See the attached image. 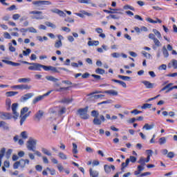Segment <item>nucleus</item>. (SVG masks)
<instances>
[{"label": "nucleus", "instance_id": "30", "mask_svg": "<svg viewBox=\"0 0 177 177\" xmlns=\"http://www.w3.org/2000/svg\"><path fill=\"white\" fill-rule=\"evenodd\" d=\"M88 45V46H97L99 45V41H89Z\"/></svg>", "mask_w": 177, "mask_h": 177}, {"label": "nucleus", "instance_id": "34", "mask_svg": "<svg viewBox=\"0 0 177 177\" xmlns=\"http://www.w3.org/2000/svg\"><path fill=\"white\" fill-rule=\"evenodd\" d=\"M153 32L155 34V35H156V37L158 38V39H161L162 37H161V33L160 32V31L157 30V29H153Z\"/></svg>", "mask_w": 177, "mask_h": 177}, {"label": "nucleus", "instance_id": "57", "mask_svg": "<svg viewBox=\"0 0 177 177\" xmlns=\"http://www.w3.org/2000/svg\"><path fill=\"white\" fill-rule=\"evenodd\" d=\"M142 113V111H138V109H134L131 111V114H135V115H138V114H140Z\"/></svg>", "mask_w": 177, "mask_h": 177}, {"label": "nucleus", "instance_id": "13", "mask_svg": "<svg viewBox=\"0 0 177 177\" xmlns=\"http://www.w3.org/2000/svg\"><path fill=\"white\" fill-rule=\"evenodd\" d=\"M1 62H3V63H6V64H8L9 66H12L13 67H17L18 66H20V63L13 62L6 59H2Z\"/></svg>", "mask_w": 177, "mask_h": 177}, {"label": "nucleus", "instance_id": "63", "mask_svg": "<svg viewBox=\"0 0 177 177\" xmlns=\"http://www.w3.org/2000/svg\"><path fill=\"white\" fill-rule=\"evenodd\" d=\"M20 118H21L20 124L21 125L24 122V121H26V120H27V118H26V116H24V115Z\"/></svg>", "mask_w": 177, "mask_h": 177}, {"label": "nucleus", "instance_id": "47", "mask_svg": "<svg viewBox=\"0 0 177 177\" xmlns=\"http://www.w3.org/2000/svg\"><path fill=\"white\" fill-rule=\"evenodd\" d=\"M31 53V49L27 48L26 50L23 51L24 56H28Z\"/></svg>", "mask_w": 177, "mask_h": 177}, {"label": "nucleus", "instance_id": "50", "mask_svg": "<svg viewBox=\"0 0 177 177\" xmlns=\"http://www.w3.org/2000/svg\"><path fill=\"white\" fill-rule=\"evenodd\" d=\"M153 42H154V44H155V45H156V46H161V43L160 42V40H158V39H157V38H155L154 39H153Z\"/></svg>", "mask_w": 177, "mask_h": 177}, {"label": "nucleus", "instance_id": "26", "mask_svg": "<svg viewBox=\"0 0 177 177\" xmlns=\"http://www.w3.org/2000/svg\"><path fill=\"white\" fill-rule=\"evenodd\" d=\"M55 48L59 49V48H62L63 46V43L60 40H57L54 45Z\"/></svg>", "mask_w": 177, "mask_h": 177}, {"label": "nucleus", "instance_id": "15", "mask_svg": "<svg viewBox=\"0 0 177 177\" xmlns=\"http://www.w3.org/2000/svg\"><path fill=\"white\" fill-rule=\"evenodd\" d=\"M44 111L39 110L36 114H35V120H37L38 122L41 121V119L42 117H44Z\"/></svg>", "mask_w": 177, "mask_h": 177}, {"label": "nucleus", "instance_id": "53", "mask_svg": "<svg viewBox=\"0 0 177 177\" xmlns=\"http://www.w3.org/2000/svg\"><path fill=\"white\" fill-rule=\"evenodd\" d=\"M3 35L4 38L6 39H12V36H10V34H9L8 32H4Z\"/></svg>", "mask_w": 177, "mask_h": 177}, {"label": "nucleus", "instance_id": "44", "mask_svg": "<svg viewBox=\"0 0 177 177\" xmlns=\"http://www.w3.org/2000/svg\"><path fill=\"white\" fill-rule=\"evenodd\" d=\"M46 171H48L50 173V175L53 176L56 174V170L55 169H50L49 167H46Z\"/></svg>", "mask_w": 177, "mask_h": 177}, {"label": "nucleus", "instance_id": "64", "mask_svg": "<svg viewBox=\"0 0 177 177\" xmlns=\"http://www.w3.org/2000/svg\"><path fill=\"white\" fill-rule=\"evenodd\" d=\"M112 57H114L115 59L120 57V55L118 53H113L111 54Z\"/></svg>", "mask_w": 177, "mask_h": 177}, {"label": "nucleus", "instance_id": "9", "mask_svg": "<svg viewBox=\"0 0 177 177\" xmlns=\"http://www.w3.org/2000/svg\"><path fill=\"white\" fill-rule=\"evenodd\" d=\"M104 171L106 172V174H110V172H111V170L112 171L115 170V166H114L113 165H111V166L109 165H104Z\"/></svg>", "mask_w": 177, "mask_h": 177}, {"label": "nucleus", "instance_id": "17", "mask_svg": "<svg viewBox=\"0 0 177 177\" xmlns=\"http://www.w3.org/2000/svg\"><path fill=\"white\" fill-rule=\"evenodd\" d=\"M89 174L91 177H99V171L93 170L92 168L89 169Z\"/></svg>", "mask_w": 177, "mask_h": 177}, {"label": "nucleus", "instance_id": "43", "mask_svg": "<svg viewBox=\"0 0 177 177\" xmlns=\"http://www.w3.org/2000/svg\"><path fill=\"white\" fill-rule=\"evenodd\" d=\"M159 143L160 145H165L167 143V139L165 137H162L159 139Z\"/></svg>", "mask_w": 177, "mask_h": 177}, {"label": "nucleus", "instance_id": "1", "mask_svg": "<svg viewBox=\"0 0 177 177\" xmlns=\"http://www.w3.org/2000/svg\"><path fill=\"white\" fill-rule=\"evenodd\" d=\"M19 104L17 103H14L12 105V111L14 115H12V113H6V112H0V118L1 120H11V118H14V120H17L19 118V113H17V106Z\"/></svg>", "mask_w": 177, "mask_h": 177}, {"label": "nucleus", "instance_id": "45", "mask_svg": "<svg viewBox=\"0 0 177 177\" xmlns=\"http://www.w3.org/2000/svg\"><path fill=\"white\" fill-rule=\"evenodd\" d=\"M58 156L62 158V160H67V156H66L63 152H59Z\"/></svg>", "mask_w": 177, "mask_h": 177}, {"label": "nucleus", "instance_id": "32", "mask_svg": "<svg viewBox=\"0 0 177 177\" xmlns=\"http://www.w3.org/2000/svg\"><path fill=\"white\" fill-rule=\"evenodd\" d=\"M162 54L165 57H168L169 56V53H168V50H167V48L165 46L162 47Z\"/></svg>", "mask_w": 177, "mask_h": 177}, {"label": "nucleus", "instance_id": "2", "mask_svg": "<svg viewBox=\"0 0 177 177\" xmlns=\"http://www.w3.org/2000/svg\"><path fill=\"white\" fill-rule=\"evenodd\" d=\"M26 147L30 151H34L37 147V140L30 138L27 141Z\"/></svg>", "mask_w": 177, "mask_h": 177}, {"label": "nucleus", "instance_id": "7", "mask_svg": "<svg viewBox=\"0 0 177 177\" xmlns=\"http://www.w3.org/2000/svg\"><path fill=\"white\" fill-rule=\"evenodd\" d=\"M32 5H34L35 6H42L44 5H52V2L49 1L38 0L32 1Z\"/></svg>", "mask_w": 177, "mask_h": 177}, {"label": "nucleus", "instance_id": "20", "mask_svg": "<svg viewBox=\"0 0 177 177\" xmlns=\"http://www.w3.org/2000/svg\"><path fill=\"white\" fill-rule=\"evenodd\" d=\"M44 95H39L32 100V103L33 104H35L38 103V102H41V100H44Z\"/></svg>", "mask_w": 177, "mask_h": 177}, {"label": "nucleus", "instance_id": "39", "mask_svg": "<svg viewBox=\"0 0 177 177\" xmlns=\"http://www.w3.org/2000/svg\"><path fill=\"white\" fill-rule=\"evenodd\" d=\"M91 115H92V117H94V118H98L99 111H95V110L91 111Z\"/></svg>", "mask_w": 177, "mask_h": 177}, {"label": "nucleus", "instance_id": "48", "mask_svg": "<svg viewBox=\"0 0 177 177\" xmlns=\"http://www.w3.org/2000/svg\"><path fill=\"white\" fill-rule=\"evenodd\" d=\"M151 104H144L143 106H141V109L146 110V109H151Z\"/></svg>", "mask_w": 177, "mask_h": 177}, {"label": "nucleus", "instance_id": "4", "mask_svg": "<svg viewBox=\"0 0 177 177\" xmlns=\"http://www.w3.org/2000/svg\"><path fill=\"white\" fill-rule=\"evenodd\" d=\"M26 164L27 165L30 164V160L28 159H21L19 161H17L14 163L13 168L14 169H17L19 167H21V168H24Z\"/></svg>", "mask_w": 177, "mask_h": 177}, {"label": "nucleus", "instance_id": "21", "mask_svg": "<svg viewBox=\"0 0 177 177\" xmlns=\"http://www.w3.org/2000/svg\"><path fill=\"white\" fill-rule=\"evenodd\" d=\"M19 93V92L17 91H8L6 93V96H7V97H10L12 96H15V95H17Z\"/></svg>", "mask_w": 177, "mask_h": 177}, {"label": "nucleus", "instance_id": "28", "mask_svg": "<svg viewBox=\"0 0 177 177\" xmlns=\"http://www.w3.org/2000/svg\"><path fill=\"white\" fill-rule=\"evenodd\" d=\"M71 102H73V99H70V98H63L60 102L61 103H65L66 104H68V103H71Z\"/></svg>", "mask_w": 177, "mask_h": 177}, {"label": "nucleus", "instance_id": "8", "mask_svg": "<svg viewBox=\"0 0 177 177\" xmlns=\"http://www.w3.org/2000/svg\"><path fill=\"white\" fill-rule=\"evenodd\" d=\"M138 163L140 164L138 166V168H141V169L145 170V165H146V158H145V157H143V156L140 157L138 161Z\"/></svg>", "mask_w": 177, "mask_h": 177}, {"label": "nucleus", "instance_id": "10", "mask_svg": "<svg viewBox=\"0 0 177 177\" xmlns=\"http://www.w3.org/2000/svg\"><path fill=\"white\" fill-rule=\"evenodd\" d=\"M32 96H34L32 93H26L21 97L20 102H27V100H28V99H31Z\"/></svg>", "mask_w": 177, "mask_h": 177}, {"label": "nucleus", "instance_id": "22", "mask_svg": "<svg viewBox=\"0 0 177 177\" xmlns=\"http://www.w3.org/2000/svg\"><path fill=\"white\" fill-rule=\"evenodd\" d=\"M41 151L46 156H48L49 157H52V153L50 151H49V150H48L46 148H44V147L41 148Z\"/></svg>", "mask_w": 177, "mask_h": 177}, {"label": "nucleus", "instance_id": "61", "mask_svg": "<svg viewBox=\"0 0 177 177\" xmlns=\"http://www.w3.org/2000/svg\"><path fill=\"white\" fill-rule=\"evenodd\" d=\"M171 63H172V66H173L174 68L176 69L177 68V60L173 59L171 61Z\"/></svg>", "mask_w": 177, "mask_h": 177}, {"label": "nucleus", "instance_id": "12", "mask_svg": "<svg viewBox=\"0 0 177 177\" xmlns=\"http://www.w3.org/2000/svg\"><path fill=\"white\" fill-rule=\"evenodd\" d=\"M17 89H20V91H24V89L28 91L31 89V86H28V84H19L17 85Z\"/></svg>", "mask_w": 177, "mask_h": 177}, {"label": "nucleus", "instance_id": "41", "mask_svg": "<svg viewBox=\"0 0 177 177\" xmlns=\"http://www.w3.org/2000/svg\"><path fill=\"white\" fill-rule=\"evenodd\" d=\"M142 171H145L143 169H141L140 167H137V171H134V175H136V176H138V175H140V172H142Z\"/></svg>", "mask_w": 177, "mask_h": 177}, {"label": "nucleus", "instance_id": "58", "mask_svg": "<svg viewBox=\"0 0 177 177\" xmlns=\"http://www.w3.org/2000/svg\"><path fill=\"white\" fill-rule=\"evenodd\" d=\"M79 3H91V0H77Z\"/></svg>", "mask_w": 177, "mask_h": 177}, {"label": "nucleus", "instance_id": "29", "mask_svg": "<svg viewBox=\"0 0 177 177\" xmlns=\"http://www.w3.org/2000/svg\"><path fill=\"white\" fill-rule=\"evenodd\" d=\"M46 79L48 80V81H52L53 82H57V81H59V79L55 78L53 76H46Z\"/></svg>", "mask_w": 177, "mask_h": 177}, {"label": "nucleus", "instance_id": "24", "mask_svg": "<svg viewBox=\"0 0 177 177\" xmlns=\"http://www.w3.org/2000/svg\"><path fill=\"white\" fill-rule=\"evenodd\" d=\"M110 10H104L103 11L105 12V13H109V14H114V13H119V15H122V12H115L114 10H115V9H113V8H109Z\"/></svg>", "mask_w": 177, "mask_h": 177}, {"label": "nucleus", "instance_id": "19", "mask_svg": "<svg viewBox=\"0 0 177 177\" xmlns=\"http://www.w3.org/2000/svg\"><path fill=\"white\" fill-rule=\"evenodd\" d=\"M5 151H6V149L2 148L0 151V167L2 165V158H3V156H5Z\"/></svg>", "mask_w": 177, "mask_h": 177}, {"label": "nucleus", "instance_id": "14", "mask_svg": "<svg viewBox=\"0 0 177 177\" xmlns=\"http://www.w3.org/2000/svg\"><path fill=\"white\" fill-rule=\"evenodd\" d=\"M51 12L53 13H56L57 15H59V16H61V17H66V13H64V12H63L62 10H60L57 8L51 10Z\"/></svg>", "mask_w": 177, "mask_h": 177}, {"label": "nucleus", "instance_id": "56", "mask_svg": "<svg viewBox=\"0 0 177 177\" xmlns=\"http://www.w3.org/2000/svg\"><path fill=\"white\" fill-rule=\"evenodd\" d=\"M167 157L168 158H174V157H175V153L172 151H170L167 153Z\"/></svg>", "mask_w": 177, "mask_h": 177}, {"label": "nucleus", "instance_id": "33", "mask_svg": "<svg viewBox=\"0 0 177 177\" xmlns=\"http://www.w3.org/2000/svg\"><path fill=\"white\" fill-rule=\"evenodd\" d=\"M118 78H120V80H122L123 81H129V80H131V77L129 76H124V75H118Z\"/></svg>", "mask_w": 177, "mask_h": 177}, {"label": "nucleus", "instance_id": "27", "mask_svg": "<svg viewBox=\"0 0 177 177\" xmlns=\"http://www.w3.org/2000/svg\"><path fill=\"white\" fill-rule=\"evenodd\" d=\"M93 122L94 125H102V121L99 118H94Z\"/></svg>", "mask_w": 177, "mask_h": 177}, {"label": "nucleus", "instance_id": "60", "mask_svg": "<svg viewBox=\"0 0 177 177\" xmlns=\"http://www.w3.org/2000/svg\"><path fill=\"white\" fill-rule=\"evenodd\" d=\"M91 77H93V78H95V80H96L97 81L100 80V79L102 78V77H100V75H95V74L91 75Z\"/></svg>", "mask_w": 177, "mask_h": 177}, {"label": "nucleus", "instance_id": "36", "mask_svg": "<svg viewBox=\"0 0 177 177\" xmlns=\"http://www.w3.org/2000/svg\"><path fill=\"white\" fill-rule=\"evenodd\" d=\"M6 104L8 106L7 110H10V105L12 104V101L10 100V99L8 98L6 100Z\"/></svg>", "mask_w": 177, "mask_h": 177}, {"label": "nucleus", "instance_id": "16", "mask_svg": "<svg viewBox=\"0 0 177 177\" xmlns=\"http://www.w3.org/2000/svg\"><path fill=\"white\" fill-rule=\"evenodd\" d=\"M104 93H107L108 95H110V96H118V91L115 90H108L104 91Z\"/></svg>", "mask_w": 177, "mask_h": 177}, {"label": "nucleus", "instance_id": "52", "mask_svg": "<svg viewBox=\"0 0 177 177\" xmlns=\"http://www.w3.org/2000/svg\"><path fill=\"white\" fill-rule=\"evenodd\" d=\"M123 9L125 10H128V9H130V10H135V8L133 7L129 6V5H126L123 7Z\"/></svg>", "mask_w": 177, "mask_h": 177}, {"label": "nucleus", "instance_id": "49", "mask_svg": "<svg viewBox=\"0 0 177 177\" xmlns=\"http://www.w3.org/2000/svg\"><path fill=\"white\" fill-rule=\"evenodd\" d=\"M56 92H63V91H68V87H60L59 88H57Z\"/></svg>", "mask_w": 177, "mask_h": 177}, {"label": "nucleus", "instance_id": "59", "mask_svg": "<svg viewBox=\"0 0 177 177\" xmlns=\"http://www.w3.org/2000/svg\"><path fill=\"white\" fill-rule=\"evenodd\" d=\"M62 31H65V32H70L71 31V29L70 28H67L66 26L62 27Z\"/></svg>", "mask_w": 177, "mask_h": 177}, {"label": "nucleus", "instance_id": "11", "mask_svg": "<svg viewBox=\"0 0 177 177\" xmlns=\"http://www.w3.org/2000/svg\"><path fill=\"white\" fill-rule=\"evenodd\" d=\"M142 84H143L147 88V89H153L154 88V83H151L150 82L147 80H144L142 82Z\"/></svg>", "mask_w": 177, "mask_h": 177}, {"label": "nucleus", "instance_id": "42", "mask_svg": "<svg viewBox=\"0 0 177 177\" xmlns=\"http://www.w3.org/2000/svg\"><path fill=\"white\" fill-rule=\"evenodd\" d=\"M27 111H28V107L23 108L21 111L20 117H23V115H24V114H26V113H27Z\"/></svg>", "mask_w": 177, "mask_h": 177}, {"label": "nucleus", "instance_id": "40", "mask_svg": "<svg viewBox=\"0 0 177 177\" xmlns=\"http://www.w3.org/2000/svg\"><path fill=\"white\" fill-rule=\"evenodd\" d=\"M21 136L22 139H28V133H27V131H22L21 133Z\"/></svg>", "mask_w": 177, "mask_h": 177}, {"label": "nucleus", "instance_id": "5", "mask_svg": "<svg viewBox=\"0 0 177 177\" xmlns=\"http://www.w3.org/2000/svg\"><path fill=\"white\" fill-rule=\"evenodd\" d=\"M28 70H31L32 71H41L42 68V64L38 63H31L29 64Z\"/></svg>", "mask_w": 177, "mask_h": 177}, {"label": "nucleus", "instance_id": "23", "mask_svg": "<svg viewBox=\"0 0 177 177\" xmlns=\"http://www.w3.org/2000/svg\"><path fill=\"white\" fill-rule=\"evenodd\" d=\"M90 96V99H91V100H97V99H100V97H104V95H94Z\"/></svg>", "mask_w": 177, "mask_h": 177}, {"label": "nucleus", "instance_id": "18", "mask_svg": "<svg viewBox=\"0 0 177 177\" xmlns=\"http://www.w3.org/2000/svg\"><path fill=\"white\" fill-rule=\"evenodd\" d=\"M154 128V124H149L148 123H146L143 127L142 129H145L146 131H150L151 129H153Z\"/></svg>", "mask_w": 177, "mask_h": 177}, {"label": "nucleus", "instance_id": "37", "mask_svg": "<svg viewBox=\"0 0 177 177\" xmlns=\"http://www.w3.org/2000/svg\"><path fill=\"white\" fill-rule=\"evenodd\" d=\"M95 73L96 74H101L102 75H103V74H104L105 73V71L100 68H97V69H95Z\"/></svg>", "mask_w": 177, "mask_h": 177}, {"label": "nucleus", "instance_id": "25", "mask_svg": "<svg viewBox=\"0 0 177 177\" xmlns=\"http://www.w3.org/2000/svg\"><path fill=\"white\" fill-rule=\"evenodd\" d=\"M31 81V79L30 78H20L18 80V82L19 83H24V84H26L27 82H30Z\"/></svg>", "mask_w": 177, "mask_h": 177}, {"label": "nucleus", "instance_id": "51", "mask_svg": "<svg viewBox=\"0 0 177 177\" xmlns=\"http://www.w3.org/2000/svg\"><path fill=\"white\" fill-rule=\"evenodd\" d=\"M46 25L48 27H51V28H56V25L52 24L51 22L47 21L46 22Z\"/></svg>", "mask_w": 177, "mask_h": 177}, {"label": "nucleus", "instance_id": "54", "mask_svg": "<svg viewBox=\"0 0 177 177\" xmlns=\"http://www.w3.org/2000/svg\"><path fill=\"white\" fill-rule=\"evenodd\" d=\"M9 50L10 52H16V48L13 47V46H12V43H9Z\"/></svg>", "mask_w": 177, "mask_h": 177}, {"label": "nucleus", "instance_id": "35", "mask_svg": "<svg viewBox=\"0 0 177 177\" xmlns=\"http://www.w3.org/2000/svg\"><path fill=\"white\" fill-rule=\"evenodd\" d=\"M127 165H129V159L126 160V162L122 163V168L121 170L124 171V168L127 167Z\"/></svg>", "mask_w": 177, "mask_h": 177}, {"label": "nucleus", "instance_id": "55", "mask_svg": "<svg viewBox=\"0 0 177 177\" xmlns=\"http://www.w3.org/2000/svg\"><path fill=\"white\" fill-rule=\"evenodd\" d=\"M127 160H129V162L131 161V162L135 163L137 158L135 156H130L129 158H127Z\"/></svg>", "mask_w": 177, "mask_h": 177}, {"label": "nucleus", "instance_id": "62", "mask_svg": "<svg viewBox=\"0 0 177 177\" xmlns=\"http://www.w3.org/2000/svg\"><path fill=\"white\" fill-rule=\"evenodd\" d=\"M13 20H19L20 19V15L19 14H15L12 15Z\"/></svg>", "mask_w": 177, "mask_h": 177}, {"label": "nucleus", "instance_id": "3", "mask_svg": "<svg viewBox=\"0 0 177 177\" xmlns=\"http://www.w3.org/2000/svg\"><path fill=\"white\" fill-rule=\"evenodd\" d=\"M88 110H89V106H86L85 108L77 110V113L82 120H88V118H89Z\"/></svg>", "mask_w": 177, "mask_h": 177}, {"label": "nucleus", "instance_id": "31", "mask_svg": "<svg viewBox=\"0 0 177 177\" xmlns=\"http://www.w3.org/2000/svg\"><path fill=\"white\" fill-rule=\"evenodd\" d=\"M66 107L62 106L59 108V110L58 111V115H63V114L66 113Z\"/></svg>", "mask_w": 177, "mask_h": 177}, {"label": "nucleus", "instance_id": "38", "mask_svg": "<svg viewBox=\"0 0 177 177\" xmlns=\"http://www.w3.org/2000/svg\"><path fill=\"white\" fill-rule=\"evenodd\" d=\"M77 149V144L73 143V154H77L78 153V149Z\"/></svg>", "mask_w": 177, "mask_h": 177}, {"label": "nucleus", "instance_id": "6", "mask_svg": "<svg viewBox=\"0 0 177 177\" xmlns=\"http://www.w3.org/2000/svg\"><path fill=\"white\" fill-rule=\"evenodd\" d=\"M29 15H35L32 17V19H35L36 20H42V19H44V16H42V11H30Z\"/></svg>", "mask_w": 177, "mask_h": 177}, {"label": "nucleus", "instance_id": "46", "mask_svg": "<svg viewBox=\"0 0 177 177\" xmlns=\"http://www.w3.org/2000/svg\"><path fill=\"white\" fill-rule=\"evenodd\" d=\"M28 31L30 32H32L33 34H37V29H35L34 27H29L28 28Z\"/></svg>", "mask_w": 177, "mask_h": 177}]
</instances>
